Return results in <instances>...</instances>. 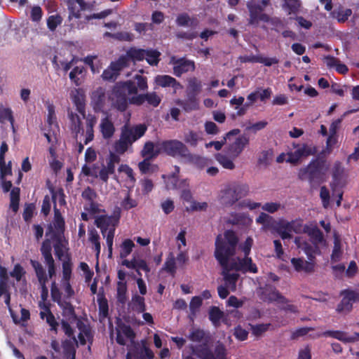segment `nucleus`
<instances>
[{
  "instance_id": "27",
  "label": "nucleus",
  "mask_w": 359,
  "mask_h": 359,
  "mask_svg": "<svg viewBox=\"0 0 359 359\" xmlns=\"http://www.w3.org/2000/svg\"><path fill=\"white\" fill-rule=\"evenodd\" d=\"M306 233L310 236L314 245L318 246L325 243L323 233L317 227H307Z\"/></svg>"
},
{
  "instance_id": "1",
  "label": "nucleus",
  "mask_w": 359,
  "mask_h": 359,
  "mask_svg": "<svg viewBox=\"0 0 359 359\" xmlns=\"http://www.w3.org/2000/svg\"><path fill=\"white\" fill-rule=\"evenodd\" d=\"M237 242L238 239L231 231H227L223 235H219L215 241V256L222 267V274L224 285L232 292L236 290L239 280L238 271L253 273L258 271L257 266L252 262L251 258L231 257L235 252Z\"/></svg>"
},
{
  "instance_id": "32",
  "label": "nucleus",
  "mask_w": 359,
  "mask_h": 359,
  "mask_svg": "<svg viewBox=\"0 0 359 359\" xmlns=\"http://www.w3.org/2000/svg\"><path fill=\"white\" fill-rule=\"evenodd\" d=\"M184 140L191 147H196L198 142L202 140L201 134L194 131H189L184 134Z\"/></svg>"
},
{
  "instance_id": "7",
  "label": "nucleus",
  "mask_w": 359,
  "mask_h": 359,
  "mask_svg": "<svg viewBox=\"0 0 359 359\" xmlns=\"http://www.w3.org/2000/svg\"><path fill=\"white\" fill-rule=\"evenodd\" d=\"M240 130L233 129L224 137L227 144V152L231 157L236 158L242 153L243 149L249 144L250 139L245 135H238Z\"/></svg>"
},
{
  "instance_id": "31",
  "label": "nucleus",
  "mask_w": 359,
  "mask_h": 359,
  "mask_svg": "<svg viewBox=\"0 0 359 359\" xmlns=\"http://www.w3.org/2000/svg\"><path fill=\"white\" fill-rule=\"evenodd\" d=\"M324 166L325 167L326 170L328 169V166L325 165V162L316 161L311 163L306 168L301 169L299 170V175L301 178H304V175L307 173L312 175L315 169H318Z\"/></svg>"
},
{
  "instance_id": "2",
  "label": "nucleus",
  "mask_w": 359,
  "mask_h": 359,
  "mask_svg": "<svg viewBox=\"0 0 359 359\" xmlns=\"http://www.w3.org/2000/svg\"><path fill=\"white\" fill-rule=\"evenodd\" d=\"M51 298L62 309L63 314L68 317L69 320L74 319V311L70 300L74 296L75 292L69 281H61L60 288L53 282L50 289Z\"/></svg>"
},
{
  "instance_id": "57",
  "label": "nucleus",
  "mask_w": 359,
  "mask_h": 359,
  "mask_svg": "<svg viewBox=\"0 0 359 359\" xmlns=\"http://www.w3.org/2000/svg\"><path fill=\"white\" fill-rule=\"evenodd\" d=\"M52 197L53 202L55 203V208H57V204H59L60 206L65 204V196L62 191H56L52 192Z\"/></svg>"
},
{
  "instance_id": "58",
  "label": "nucleus",
  "mask_w": 359,
  "mask_h": 359,
  "mask_svg": "<svg viewBox=\"0 0 359 359\" xmlns=\"http://www.w3.org/2000/svg\"><path fill=\"white\" fill-rule=\"evenodd\" d=\"M223 316V312L221 311L218 308L213 307L210 311V319L215 324H217L222 317Z\"/></svg>"
},
{
  "instance_id": "4",
  "label": "nucleus",
  "mask_w": 359,
  "mask_h": 359,
  "mask_svg": "<svg viewBox=\"0 0 359 359\" xmlns=\"http://www.w3.org/2000/svg\"><path fill=\"white\" fill-rule=\"evenodd\" d=\"M161 152H165L168 155L174 157H181L184 161L199 165L204 161V158L191 154L187 147L181 141L171 140L161 142Z\"/></svg>"
},
{
  "instance_id": "60",
  "label": "nucleus",
  "mask_w": 359,
  "mask_h": 359,
  "mask_svg": "<svg viewBox=\"0 0 359 359\" xmlns=\"http://www.w3.org/2000/svg\"><path fill=\"white\" fill-rule=\"evenodd\" d=\"M270 324H259L251 325V331L255 336H259L268 330Z\"/></svg>"
},
{
  "instance_id": "34",
  "label": "nucleus",
  "mask_w": 359,
  "mask_h": 359,
  "mask_svg": "<svg viewBox=\"0 0 359 359\" xmlns=\"http://www.w3.org/2000/svg\"><path fill=\"white\" fill-rule=\"evenodd\" d=\"M231 217L230 222L233 224L248 226L252 222V219L245 213L234 214L231 215Z\"/></svg>"
},
{
  "instance_id": "20",
  "label": "nucleus",
  "mask_w": 359,
  "mask_h": 359,
  "mask_svg": "<svg viewBox=\"0 0 359 359\" xmlns=\"http://www.w3.org/2000/svg\"><path fill=\"white\" fill-rule=\"evenodd\" d=\"M68 7L69 10V18H79L80 11L87 9V4L83 0H70L68 2Z\"/></svg>"
},
{
  "instance_id": "15",
  "label": "nucleus",
  "mask_w": 359,
  "mask_h": 359,
  "mask_svg": "<svg viewBox=\"0 0 359 359\" xmlns=\"http://www.w3.org/2000/svg\"><path fill=\"white\" fill-rule=\"evenodd\" d=\"M39 306L40 309V318L45 320L46 323L50 326L51 331H54L55 333H57V327L59 325L56 321L55 316L50 311L49 306L44 302H39Z\"/></svg>"
},
{
  "instance_id": "54",
  "label": "nucleus",
  "mask_w": 359,
  "mask_h": 359,
  "mask_svg": "<svg viewBox=\"0 0 359 359\" xmlns=\"http://www.w3.org/2000/svg\"><path fill=\"white\" fill-rule=\"evenodd\" d=\"M259 100L258 93L257 91H254L248 95L247 100L241 108L242 110L250 109V107L254 104V103Z\"/></svg>"
},
{
  "instance_id": "46",
  "label": "nucleus",
  "mask_w": 359,
  "mask_h": 359,
  "mask_svg": "<svg viewBox=\"0 0 359 359\" xmlns=\"http://www.w3.org/2000/svg\"><path fill=\"white\" fill-rule=\"evenodd\" d=\"M179 189L181 190V198L187 201H190L191 199V194L189 189V184L187 180H181L179 184Z\"/></svg>"
},
{
  "instance_id": "19",
  "label": "nucleus",
  "mask_w": 359,
  "mask_h": 359,
  "mask_svg": "<svg viewBox=\"0 0 359 359\" xmlns=\"http://www.w3.org/2000/svg\"><path fill=\"white\" fill-rule=\"evenodd\" d=\"M294 243L297 248L301 249L305 252L308 256L309 259H312L313 258L314 254L318 250V246H312L301 236H298L294 238Z\"/></svg>"
},
{
  "instance_id": "48",
  "label": "nucleus",
  "mask_w": 359,
  "mask_h": 359,
  "mask_svg": "<svg viewBox=\"0 0 359 359\" xmlns=\"http://www.w3.org/2000/svg\"><path fill=\"white\" fill-rule=\"evenodd\" d=\"M160 53L154 50H147L144 59L151 65H156L159 61Z\"/></svg>"
},
{
  "instance_id": "39",
  "label": "nucleus",
  "mask_w": 359,
  "mask_h": 359,
  "mask_svg": "<svg viewBox=\"0 0 359 359\" xmlns=\"http://www.w3.org/2000/svg\"><path fill=\"white\" fill-rule=\"evenodd\" d=\"M72 264L69 258L62 262V278L61 281H69L72 276Z\"/></svg>"
},
{
  "instance_id": "6",
  "label": "nucleus",
  "mask_w": 359,
  "mask_h": 359,
  "mask_svg": "<svg viewBox=\"0 0 359 359\" xmlns=\"http://www.w3.org/2000/svg\"><path fill=\"white\" fill-rule=\"evenodd\" d=\"M249 189L245 184L233 183L226 186L220 192L219 199L225 206H231L240 198L245 196Z\"/></svg>"
},
{
  "instance_id": "40",
  "label": "nucleus",
  "mask_w": 359,
  "mask_h": 359,
  "mask_svg": "<svg viewBox=\"0 0 359 359\" xmlns=\"http://www.w3.org/2000/svg\"><path fill=\"white\" fill-rule=\"evenodd\" d=\"M120 162V157L114 153H110L107 159L106 165H103L109 172L112 174L114 172L116 165Z\"/></svg>"
},
{
  "instance_id": "5",
  "label": "nucleus",
  "mask_w": 359,
  "mask_h": 359,
  "mask_svg": "<svg viewBox=\"0 0 359 359\" xmlns=\"http://www.w3.org/2000/svg\"><path fill=\"white\" fill-rule=\"evenodd\" d=\"M135 79L137 80V86H136L135 83L131 81L118 83V87L121 93L123 94V96L117 97V100L114 103V105L118 110L123 111L127 109V95L136 94L137 93V90H146L147 89L148 86L147 79L145 77L136 75Z\"/></svg>"
},
{
  "instance_id": "11",
  "label": "nucleus",
  "mask_w": 359,
  "mask_h": 359,
  "mask_svg": "<svg viewBox=\"0 0 359 359\" xmlns=\"http://www.w3.org/2000/svg\"><path fill=\"white\" fill-rule=\"evenodd\" d=\"M170 64L173 66V74L178 77L182 74L193 72L195 69L194 62L185 58L177 59L175 57H172Z\"/></svg>"
},
{
  "instance_id": "55",
  "label": "nucleus",
  "mask_w": 359,
  "mask_h": 359,
  "mask_svg": "<svg viewBox=\"0 0 359 359\" xmlns=\"http://www.w3.org/2000/svg\"><path fill=\"white\" fill-rule=\"evenodd\" d=\"M55 217H54V225L55 227L58 230H62L65 226V221L61 215L60 210L55 208Z\"/></svg>"
},
{
  "instance_id": "13",
  "label": "nucleus",
  "mask_w": 359,
  "mask_h": 359,
  "mask_svg": "<svg viewBox=\"0 0 359 359\" xmlns=\"http://www.w3.org/2000/svg\"><path fill=\"white\" fill-rule=\"evenodd\" d=\"M126 67V57H119L116 62L111 63L110 66L102 73L104 80L114 81L117 78L119 72Z\"/></svg>"
},
{
  "instance_id": "22",
  "label": "nucleus",
  "mask_w": 359,
  "mask_h": 359,
  "mask_svg": "<svg viewBox=\"0 0 359 359\" xmlns=\"http://www.w3.org/2000/svg\"><path fill=\"white\" fill-rule=\"evenodd\" d=\"M70 97L79 112H83L84 111V100L85 95L81 89L74 88L71 90Z\"/></svg>"
},
{
  "instance_id": "47",
  "label": "nucleus",
  "mask_w": 359,
  "mask_h": 359,
  "mask_svg": "<svg viewBox=\"0 0 359 359\" xmlns=\"http://www.w3.org/2000/svg\"><path fill=\"white\" fill-rule=\"evenodd\" d=\"M163 178L165 180L167 189H179V184L181 181L177 179L175 174L168 177L163 175Z\"/></svg>"
},
{
  "instance_id": "25",
  "label": "nucleus",
  "mask_w": 359,
  "mask_h": 359,
  "mask_svg": "<svg viewBox=\"0 0 359 359\" xmlns=\"http://www.w3.org/2000/svg\"><path fill=\"white\" fill-rule=\"evenodd\" d=\"M343 250L341 238L336 233L334 234V248L331 255V259L334 262H339L342 256Z\"/></svg>"
},
{
  "instance_id": "41",
  "label": "nucleus",
  "mask_w": 359,
  "mask_h": 359,
  "mask_svg": "<svg viewBox=\"0 0 359 359\" xmlns=\"http://www.w3.org/2000/svg\"><path fill=\"white\" fill-rule=\"evenodd\" d=\"M80 330V333L78 336L80 344L84 345L87 341H89L92 338V334L90 329L88 327L83 326L82 327L80 325H78Z\"/></svg>"
},
{
  "instance_id": "3",
  "label": "nucleus",
  "mask_w": 359,
  "mask_h": 359,
  "mask_svg": "<svg viewBox=\"0 0 359 359\" xmlns=\"http://www.w3.org/2000/svg\"><path fill=\"white\" fill-rule=\"evenodd\" d=\"M144 124H138L133 127L123 126L118 140L115 142V151L120 154L125 153L132 144L142 137L147 131Z\"/></svg>"
},
{
  "instance_id": "64",
  "label": "nucleus",
  "mask_w": 359,
  "mask_h": 359,
  "mask_svg": "<svg viewBox=\"0 0 359 359\" xmlns=\"http://www.w3.org/2000/svg\"><path fill=\"white\" fill-rule=\"evenodd\" d=\"M272 158L271 151H264L261 153L258 162L261 165H267L269 164Z\"/></svg>"
},
{
  "instance_id": "17",
  "label": "nucleus",
  "mask_w": 359,
  "mask_h": 359,
  "mask_svg": "<svg viewBox=\"0 0 359 359\" xmlns=\"http://www.w3.org/2000/svg\"><path fill=\"white\" fill-rule=\"evenodd\" d=\"M291 264L297 272L311 273L314 270V263L312 259L306 261L302 258H292Z\"/></svg>"
},
{
  "instance_id": "9",
  "label": "nucleus",
  "mask_w": 359,
  "mask_h": 359,
  "mask_svg": "<svg viewBox=\"0 0 359 359\" xmlns=\"http://www.w3.org/2000/svg\"><path fill=\"white\" fill-rule=\"evenodd\" d=\"M315 153L314 148L306 144H292L288 147L287 163L297 164L302 158Z\"/></svg>"
},
{
  "instance_id": "53",
  "label": "nucleus",
  "mask_w": 359,
  "mask_h": 359,
  "mask_svg": "<svg viewBox=\"0 0 359 359\" xmlns=\"http://www.w3.org/2000/svg\"><path fill=\"white\" fill-rule=\"evenodd\" d=\"M25 271L24 269L19 264H17L15 265L13 271L11 272V276L17 281H21L25 276Z\"/></svg>"
},
{
  "instance_id": "63",
  "label": "nucleus",
  "mask_w": 359,
  "mask_h": 359,
  "mask_svg": "<svg viewBox=\"0 0 359 359\" xmlns=\"http://www.w3.org/2000/svg\"><path fill=\"white\" fill-rule=\"evenodd\" d=\"M145 100L149 104L154 107L158 106L161 100V97L157 95L156 93H149L145 94Z\"/></svg>"
},
{
  "instance_id": "33",
  "label": "nucleus",
  "mask_w": 359,
  "mask_h": 359,
  "mask_svg": "<svg viewBox=\"0 0 359 359\" xmlns=\"http://www.w3.org/2000/svg\"><path fill=\"white\" fill-rule=\"evenodd\" d=\"M193 353L201 359H217L210 351L206 345L200 346L193 349Z\"/></svg>"
},
{
  "instance_id": "61",
  "label": "nucleus",
  "mask_w": 359,
  "mask_h": 359,
  "mask_svg": "<svg viewBox=\"0 0 359 359\" xmlns=\"http://www.w3.org/2000/svg\"><path fill=\"white\" fill-rule=\"evenodd\" d=\"M290 222V226L292 233H306L307 226H304L302 222L300 221H292Z\"/></svg>"
},
{
  "instance_id": "43",
  "label": "nucleus",
  "mask_w": 359,
  "mask_h": 359,
  "mask_svg": "<svg viewBox=\"0 0 359 359\" xmlns=\"http://www.w3.org/2000/svg\"><path fill=\"white\" fill-rule=\"evenodd\" d=\"M202 304V298L198 296L194 297L189 304V309L191 311L190 318L193 320L194 317L198 312L199 308Z\"/></svg>"
},
{
  "instance_id": "59",
  "label": "nucleus",
  "mask_w": 359,
  "mask_h": 359,
  "mask_svg": "<svg viewBox=\"0 0 359 359\" xmlns=\"http://www.w3.org/2000/svg\"><path fill=\"white\" fill-rule=\"evenodd\" d=\"M29 311L25 309H20V318H17L15 315L12 314L13 319L15 323L23 325L28 319H29Z\"/></svg>"
},
{
  "instance_id": "37",
  "label": "nucleus",
  "mask_w": 359,
  "mask_h": 359,
  "mask_svg": "<svg viewBox=\"0 0 359 359\" xmlns=\"http://www.w3.org/2000/svg\"><path fill=\"white\" fill-rule=\"evenodd\" d=\"M127 284L126 282H118L116 285L117 300L124 304L127 299Z\"/></svg>"
},
{
  "instance_id": "28",
  "label": "nucleus",
  "mask_w": 359,
  "mask_h": 359,
  "mask_svg": "<svg viewBox=\"0 0 359 359\" xmlns=\"http://www.w3.org/2000/svg\"><path fill=\"white\" fill-rule=\"evenodd\" d=\"M118 172L126 175V183L128 187H133L135 182V177L133 169L128 165L122 164L118 168Z\"/></svg>"
},
{
  "instance_id": "62",
  "label": "nucleus",
  "mask_w": 359,
  "mask_h": 359,
  "mask_svg": "<svg viewBox=\"0 0 359 359\" xmlns=\"http://www.w3.org/2000/svg\"><path fill=\"white\" fill-rule=\"evenodd\" d=\"M285 7L288 9L289 13L297 12L300 6L301 2L299 0H285Z\"/></svg>"
},
{
  "instance_id": "21",
  "label": "nucleus",
  "mask_w": 359,
  "mask_h": 359,
  "mask_svg": "<svg viewBox=\"0 0 359 359\" xmlns=\"http://www.w3.org/2000/svg\"><path fill=\"white\" fill-rule=\"evenodd\" d=\"M357 296L358 294L353 291H347L343 292V298L341 303L338 306V311H349L351 309L352 304L355 302Z\"/></svg>"
},
{
  "instance_id": "50",
  "label": "nucleus",
  "mask_w": 359,
  "mask_h": 359,
  "mask_svg": "<svg viewBox=\"0 0 359 359\" xmlns=\"http://www.w3.org/2000/svg\"><path fill=\"white\" fill-rule=\"evenodd\" d=\"M51 250H52V244L51 241L48 239H46L42 243V246L41 248V253L44 257V259H52V255H51Z\"/></svg>"
},
{
  "instance_id": "10",
  "label": "nucleus",
  "mask_w": 359,
  "mask_h": 359,
  "mask_svg": "<svg viewBox=\"0 0 359 359\" xmlns=\"http://www.w3.org/2000/svg\"><path fill=\"white\" fill-rule=\"evenodd\" d=\"M119 212H114V215H100L95 219V224L101 229L102 233L105 237L108 232H115L116 226L119 222Z\"/></svg>"
},
{
  "instance_id": "30",
  "label": "nucleus",
  "mask_w": 359,
  "mask_h": 359,
  "mask_svg": "<svg viewBox=\"0 0 359 359\" xmlns=\"http://www.w3.org/2000/svg\"><path fill=\"white\" fill-rule=\"evenodd\" d=\"M130 306L138 313L144 312L145 310L144 298L137 294H134L130 303Z\"/></svg>"
},
{
  "instance_id": "23",
  "label": "nucleus",
  "mask_w": 359,
  "mask_h": 359,
  "mask_svg": "<svg viewBox=\"0 0 359 359\" xmlns=\"http://www.w3.org/2000/svg\"><path fill=\"white\" fill-rule=\"evenodd\" d=\"M145 55H147V50L133 48L128 50L125 55L121 56L120 57H126L127 67L131 60H142L144 59Z\"/></svg>"
},
{
  "instance_id": "29",
  "label": "nucleus",
  "mask_w": 359,
  "mask_h": 359,
  "mask_svg": "<svg viewBox=\"0 0 359 359\" xmlns=\"http://www.w3.org/2000/svg\"><path fill=\"white\" fill-rule=\"evenodd\" d=\"M101 131L104 138L111 137L115 131L114 125L108 117L104 118L100 124Z\"/></svg>"
},
{
  "instance_id": "12",
  "label": "nucleus",
  "mask_w": 359,
  "mask_h": 359,
  "mask_svg": "<svg viewBox=\"0 0 359 359\" xmlns=\"http://www.w3.org/2000/svg\"><path fill=\"white\" fill-rule=\"evenodd\" d=\"M247 7L250 13L249 24L257 25L259 20H268L267 15L261 13L264 8L261 4H257L255 0H250L247 2Z\"/></svg>"
},
{
  "instance_id": "26",
  "label": "nucleus",
  "mask_w": 359,
  "mask_h": 359,
  "mask_svg": "<svg viewBox=\"0 0 359 359\" xmlns=\"http://www.w3.org/2000/svg\"><path fill=\"white\" fill-rule=\"evenodd\" d=\"M276 231L283 240L290 239L292 236L290 222L280 221L276 228Z\"/></svg>"
},
{
  "instance_id": "49",
  "label": "nucleus",
  "mask_w": 359,
  "mask_h": 359,
  "mask_svg": "<svg viewBox=\"0 0 359 359\" xmlns=\"http://www.w3.org/2000/svg\"><path fill=\"white\" fill-rule=\"evenodd\" d=\"M62 19L59 15H50L47 19V26L50 31H54L62 23Z\"/></svg>"
},
{
  "instance_id": "52",
  "label": "nucleus",
  "mask_w": 359,
  "mask_h": 359,
  "mask_svg": "<svg viewBox=\"0 0 359 359\" xmlns=\"http://www.w3.org/2000/svg\"><path fill=\"white\" fill-rule=\"evenodd\" d=\"M116 332L120 334L124 335L127 339H133L134 337V332L130 327L124 324L118 325Z\"/></svg>"
},
{
  "instance_id": "16",
  "label": "nucleus",
  "mask_w": 359,
  "mask_h": 359,
  "mask_svg": "<svg viewBox=\"0 0 359 359\" xmlns=\"http://www.w3.org/2000/svg\"><path fill=\"white\" fill-rule=\"evenodd\" d=\"M154 83L162 88L172 87L175 93L182 89V86L173 77L168 75H157L154 78Z\"/></svg>"
},
{
  "instance_id": "45",
  "label": "nucleus",
  "mask_w": 359,
  "mask_h": 359,
  "mask_svg": "<svg viewBox=\"0 0 359 359\" xmlns=\"http://www.w3.org/2000/svg\"><path fill=\"white\" fill-rule=\"evenodd\" d=\"M98 169L99 166L93 165V166H88L85 164L81 169V175H83L87 177H93L95 178L98 177Z\"/></svg>"
},
{
  "instance_id": "18",
  "label": "nucleus",
  "mask_w": 359,
  "mask_h": 359,
  "mask_svg": "<svg viewBox=\"0 0 359 359\" xmlns=\"http://www.w3.org/2000/svg\"><path fill=\"white\" fill-rule=\"evenodd\" d=\"M160 153H161V143L154 144L151 142H147L141 151V155L147 159H151Z\"/></svg>"
},
{
  "instance_id": "51",
  "label": "nucleus",
  "mask_w": 359,
  "mask_h": 359,
  "mask_svg": "<svg viewBox=\"0 0 359 359\" xmlns=\"http://www.w3.org/2000/svg\"><path fill=\"white\" fill-rule=\"evenodd\" d=\"M352 14V11L351 9H345L339 11L337 12L333 13V17L337 20L339 22H344Z\"/></svg>"
},
{
  "instance_id": "24",
  "label": "nucleus",
  "mask_w": 359,
  "mask_h": 359,
  "mask_svg": "<svg viewBox=\"0 0 359 359\" xmlns=\"http://www.w3.org/2000/svg\"><path fill=\"white\" fill-rule=\"evenodd\" d=\"M324 335L329 336L347 343L354 341L356 338L359 337V333L355 334L354 335H349L347 333L341 331H327L324 333Z\"/></svg>"
},
{
  "instance_id": "14",
  "label": "nucleus",
  "mask_w": 359,
  "mask_h": 359,
  "mask_svg": "<svg viewBox=\"0 0 359 359\" xmlns=\"http://www.w3.org/2000/svg\"><path fill=\"white\" fill-rule=\"evenodd\" d=\"M9 278L7 269L0 265V297L3 298L7 306L10 304V293H9Z\"/></svg>"
},
{
  "instance_id": "38",
  "label": "nucleus",
  "mask_w": 359,
  "mask_h": 359,
  "mask_svg": "<svg viewBox=\"0 0 359 359\" xmlns=\"http://www.w3.org/2000/svg\"><path fill=\"white\" fill-rule=\"evenodd\" d=\"M134 246L135 244L131 240H124L120 246V257L125 259L128 257L132 252Z\"/></svg>"
},
{
  "instance_id": "8",
  "label": "nucleus",
  "mask_w": 359,
  "mask_h": 359,
  "mask_svg": "<svg viewBox=\"0 0 359 359\" xmlns=\"http://www.w3.org/2000/svg\"><path fill=\"white\" fill-rule=\"evenodd\" d=\"M258 292L261 299L264 301L277 302L278 304H283L282 309L286 311L294 313L298 312V308L296 306L289 304L284 297L270 285L260 287Z\"/></svg>"
},
{
  "instance_id": "44",
  "label": "nucleus",
  "mask_w": 359,
  "mask_h": 359,
  "mask_svg": "<svg viewBox=\"0 0 359 359\" xmlns=\"http://www.w3.org/2000/svg\"><path fill=\"white\" fill-rule=\"evenodd\" d=\"M83 67H76L69 73V79L76 86H80L81 84V80L79 75H81L83 72Z\"/></svg>"
},
{
  "instance_id": "56",
  "label": "nucleus",
  "mask_w": 359,
  "mask_h": 359,
  "mask_svg": "<svg viewBox=\"0 0 359 359\" xmlns=\"http://www.w3.org/2000/svg\"><path fill=\"white\" fill-rule=\"evenodd\" d=\"M337 143V138L336 135L330 134L327 140V147L323 150V154L326 156L332 152V147Z\"/></svg>"
},
{
  "instance_id": "36",
  "label": "nucleus",
  "mask_w": 359,
  "mask_h": 359,
  "mask_svg": "<svg viewBox=\"0 0 359 359\" xmlns=\"http://www.w3.org/2000/svg\"><path fill=\"white\" fill-rule=\"evenodd\" d=\"M88 240L94 245L96 256L98 257L100 253L101 245L100 243V236L96 230L91 229L89 231Z\"/></svg>"
},
{
  "instance_id": "42",
  "label": "nucleus",
  "mask_w": 359,
  "mask_h": 359,
  "mask_svg": "<svg viewBox=\"0 0 359 359\" xmlns=\"http://www.w3.org/2000/svg\"><path fill=\"white\" fill-rule=\"evenodd\" d=\"M32 264L35 270L39 283L43 284L44 283H46L47 277L42 265L37 262H32Z\"/></svg>"
},
{
  "instance_id": "35",
  "label": "nucleus",
  "mask_w": 359,
  "mask_h": 359,
  "mask_svg": "<svg viewBox=\"0 0 359 359\" xmlns=\"http://www.w3.org/2000/svg\"><path fill=\"white\" fill-rule=\"evenodd\" d=\"M216 159L220 165L225 169L233 170L235 168L233 159L231 156H227L224 154H218L216 155Z\"/></svg>"
}]
</instances>
